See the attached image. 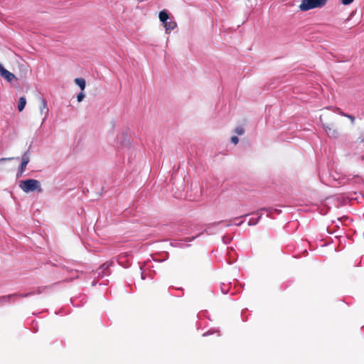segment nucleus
Instances as JSON below:
<instances>
[{
	"label": "nucleus",
	"mask_w": 364,
	"mask_h": 364,
	"mask_svg": "<svg viewBox=\"0 0 364 364\" xmlns=\"http://www.w3.org/2000/svg\"><path fill=\"white\" fill-rule=\"evenodd\" d=\"M18 186L25 193L33 192L35 191L38 192L42 191L41 183L36 179H27L21 181Z\"/></svg>",
	"instance_id": "1"
},
{
	"label": "nucleus",
	"mask_w": 364,
	"mask_h": 364,
	"mask_svg": "<svg viewBox=\"0 0 364 364\" xmlns=\"http://www.w3.org/2000/svg\"><path fill=\"white\" fill-rule=\"evenodd\" d=\"M326 3L325 0H302L299 6L301 11H308L312 9L323 6Z\"/></svg>",
	"instance_id": "2"
},
{
	"label": "nucleus",
	"mask_w": 364,
	"mask_h": 364,
	"mask_svg": "<svg viewBox=\"0 0 364 364\" xmlns=\"http://www.w3.org/2000/svg\"><path fill=\"white\" fill-rule=\"evenodd\" d=\"M39 112H40L41 115H42L43 117L42 119V122H41V124H43L46 122V120L48 116V114H49V109L48 107L47 101L43 98L41 99V105L39 106Z\"/></svg>",
	"instance_id": "3"
},
{
	"label": "nucleus",
	"mask_w": 364,
	"mask_h": 364,
	"mask_svg": "<svg viewBox=\"0 0 364 364\" xmlns=\"http://www.w3.org/2000/svg\"><path fill=\"white\" fill-rule=\"evenodd\" d=\"M0 75L9 82L16 79V76L9 70H6L1 63Z\"/></svg>",
	"instance_id": "4"
},
{
	"label": "nucleus",
	"mask_w": 364,
	"mask_h": 364,
	"mask_svg": "<svg viewBox=\"0 0 364 364\" xmlns=\"http://www.w3.org/2000/svg\"><path fill=\"white\" fill-rule=\"evenodd\" d=\"M323 127L328 136L335 139L339 136L340 134L338 129L333 127V126L323 125Z\"/></svg>",
	"instance_id": "5"
},
{
	"label": "nucleus",
	"mask_w": 364,
	"mask_h": 364,
	"mask_svg": "<svg viewBox=\"0 0 364 364\" xmlns=\"http://www.w3.org/2000/svg\"><path fill=\"white\" fill-rule=\"evenodd\" d=\"M29 161H30L29 154L28 152H26L22 156V161H21V167H20V173L17 174L18 177L21 176L22 175V173L25 171L26 167L27 164H28Z\"/></svg>",
	"instance_id": "6"
},
{
	"label": "nucleus",
	"mask_w": 364,
	"mask_h": 364,
	"mask_svg": "<svg viewBox=\"0 0 364 364\" xmlns=\"http://www.w3.org/2000/svg\"><path fill=\"white\" fill-rule=\"evenodd\" d=\"M177 24L174 21H166L164 23V26L166 29V33H169L170 31H173L176 27Z\"/></svg>",
	"instance_id": "7"
},
{
	"label": "nucleus",
	"mask_w": 364,
	"mask_h": 364,
	"mask_svg": "<svg viewBox=\"0 0 364 364\" xmlns=\"http://www.w3.org/2000/svg\"><path fill=\"white\" fill-rule=\"evenodd\" d=\"M26 105V99L25 97H21L18 102V109L19 112H22Z\"/></svg>",
	"instance_id": "8"
},
{
	"label": "nucleus",
	"mask_w": 364,
	"mask_h": 364,
	"mask_svg": "<svg viewBox=\"0 0 364 364\" xmlns=\"http://www.w3.org/2000/svg\"><path fill=\"white\" fill-rule=\"evenodd\" d=\"M75 82L76 85H77L80 89L81 91H84L85 86H86V82L83 78H76L75 79Z\"/></svg>",
	"instance_id": "9"
},
{
	"label": "nucleus",
	"mask_w": 364,
	"mask_h": 364,
	"mask_svg": "<svg viewBox=\"0 0 364 364\" xmlns=\"http://www.w3.org/2000/svg\"><path fill=\"white\" fill-rule=\"evenodd\" d=\"M159 18L160 21L164 23L169 18V16H168V14L166 12V11L164 10V11H160Z\"/></svg>",
	"instance_id": "10"
},
{
	"label": "nucleus",
	"mask_w": 364,
	"mask_h": 364,
	"mask_svg": "<svg viewBox=\"0 0 364 364\" xmlns=\"http://www.w3.org/2000/svg\"><path fill=\"white\" fill-rule=\"evenodd\" d=\"M109 267V265L107 264H103L100 266V267L97 270V274L99 276L103 277L105 273L104 272L107 270Z\"/></svg>",
	"instance_id": "11"
},
{
	"label": "nucleus",
	"mask_w": 364,
	"mask_h": 364,
	"mask_svg": "<svg viewBox=\"0 0 364 364\" xmlns=\"http://www.w3.org/2000/svg\"><path fill=\"white\" fill-rule=\"evenodd\" d=\"M16 296H18L17 294H11L0 297V303L8 301L10 298Z\"/></svg>",
	"instance_id": "12"
},
{
	"label": "nucleus",
	"mask_w": 364,
	"mask_h": 364,
	"mask_svg": "<svg viewBox=\"0 0 364 364\" xmlns=\"http://www.w3.org/2000/svg\"><path fill=\"white\" fill-rule=\"evenodd\" d=\"M235 132L238 135H242L245 133V129L242 127H237L235 128Z\"/></svg>",
	"instance_id": "13"
},
{
	"label": "nucleus",
	"mask_w": 364,
	"mask_h": 364,
	"mask_svg": "<svg viewBox=\"0 0 364 364\" xmlns=\"http://www.w3.org/2000/svg\"><path fill=\"white\" fill-rule=\"evenodd\" d=\"M85 97V94H84L83 91H81V92H80V93L77 95V102H82V101L84 100Z\"/></svg>",
	"instance_id": "14"
},
{
	"label": "nucleus",
	"mask_w": 364,
	"mask_h": 364,
	"mask_svg": "<svg viewBox=\"0 0 364 364\" xmlns=\"http://www.w3.org/2000/svg\"><path fill=\"white\" fill-rule=\"evenodd\" d=\"M341 3L344 6H348L351 4L354 0H340Z\"/></svg>",
	"instance_id": "15"
},
{
	"label": "nucleus",
	"mask_w": 364,
	"mask_h": 364,
	"mask_svg": "<svg viewBox=\"0 0 364 364\" xmlns=\"http://www.w3.org/2000/svg\"><path fill=\"white\" fill-rule=\"evenodd\" d=\"M257 222H258V219L251 218L249 220L248 224H249V225H255L257 223Z\"/></svg>",
	"instance_id": "16"
},
{
	"label": "nucleus",
	"mask_w": 364,
	"mask_h": 364,
	"mask_svg": "<svg viewBox=\"0 0 364 364\" xmlns=\"http://www.w3.org/2000/svg\"><path fill=\"white\" fill-rule=\"evenodd\" d=\"M231 141L234 144H237L238 142H239V139L237 136H232L231 137Z\"/></svg>",
	"instance_id": "17"
},
{
	"label": "nucleus",
	"mask_w": 364,
	"mask_h": 364,
	"mask_svg": "<svg viewBox=\"0 0 364 364\" xmlns=\"http://www.w3.org/2000/svg\"><path fill=\"white\" fill-rule=\"evenodd\" d=\"M14 159V158H13V157L1 158V159H0V164H1L4 161L13 160Z\"/></svg>",
	"instance_id": "18"
},
{
	"label": "nucleus",
	"mask_w": 364,
	"mask_h": 364,
	"mask_svg": "<svg viewBox=\"0 0 364 364\" xmlns=\"http://www.w3.org/2000/svg\"><path fill=\"white\" fill-rule=\"evenodd\" d=\"M345 117H346L349 118V119H350V122H351V123H352L353 124H354V122H355V117H354L353 116L348 114V115H345Z\"/></svg>",
	"instance_id": "19"
},
{
	"label": "nucleus",
	"mask_w": 364,
	"mask_h": 364,
	"mask_svg": "<svg viewBox=\"0 0 364 364\" xmlns=\"http://www.w3.org/2000/svg\"><path fill=\"white\" fill-rule=\"evenodd\" d=\"M228 238H227V237H223V242H224L225 243H227V242H228Z\"/></svg>",
	"instance_id": "20"
},
{
	"label": "nucleus",
	"mask_w": 364,
	"mask_h": 364,
	"mask_svg": "<svg viewBox=\"0 0 364 364\" xmlns=\"http://www.w3.org/2000/svg\"><path fill=\"white\" fill-rule=\"evenodd\" d=\"M339 114L343 115V116H344V117H345V115H348L347 114H345V113H343V112H342L341 111L339 112Z\"/></svg>",
	"instance_id": "21"
},
{
	"label": "nucleus",
	"mask_w": 364,
	"mask_h": 364,
	"mask_svg": "<svg viewBox=\"0 0 364 364\" xmlns=\"http://www.w3.org/2000/svg\"><path fill=\"white\" fill-rule=\"evenodd\" d=\"M242 223H243V221H240V223H238L237 225H240V224H242Z\"/></svg>",
	"instance_id": "22"
}]
</instances>
